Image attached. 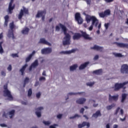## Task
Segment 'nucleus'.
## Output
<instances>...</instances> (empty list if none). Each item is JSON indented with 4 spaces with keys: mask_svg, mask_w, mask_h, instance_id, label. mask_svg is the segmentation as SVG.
<instances>
[{
    "mask_svg": "<svg viewBox=\"0 0 128 128\" xmlns=\"http://www.w3.org/2000/svg\"><path fill=\"white\" fill-rule=\"evenodd\" d=\"M59 26L61 28H62V30L63 32H64V34L65 36L64 39L65 40L63 41L62 44L63 46H70V35L67 32V30H68L66 26L62 24V23H59L58 24Z\"/></svg>",
    "mask_w": 128,
    "mask_h": 128,
    "instance_id": "1",
    "label": "nucleus"
},
{
    "mask_svg": "<svg viewBox=\"0 0 128 128\" xmlns=\"http://www.w3.org/2000/svg\"><path fill=\"white\" fill-rule=\"evenodd\" d=\"M80 32L82 33V34L78 32L74 33L73 36H72V38H73L74 40H78L82 37L84 38V40H92V38L90 37V35L86 34V32L80 30Z\"/></svg>",
    "mask_w": 128,
    "mask_h": 128,
    "instance_id": "2",
    "label": "nucleus"
},
{
    "mask_svg": "<svg viewBox=\"0 0 128 128\" xmlns=\"http://www.w3.org/2000/svg\"><path fill=\"white\" fill-rule=\"evenodd\" d=\"M85 19L86 20V22L87 23H90L91 20H92V24L95 26L96 28L98 24V20H97L96 18L94 16H90V15H86V17H85Z\"/></svg>",
    "mask_w": 128,
    "mask_h": 128,
    "instance_id": "3",
    "label": "nucleus"
},
{
    "mask_svg": "<svg viewBox=\"0 0 128 128\" xmlns=\"http://www.w3.org/2000/svg\"><path fill=\"white\" fill-rule=\"evenodd\" d=\"M128 84V82H125L123 83H116L114 84V90L115 92H118L122 89V88H124V86H126Z\"/></svg>",
    "mask_w": 128,
    "mask_h": 128,
    "instance_id": "4",
    "label": "nucleus"
},
{
    "mask_svg": "<svg viewBox=\"0 0 128 128\" xmlns=\"http://www.w3.org/2000/svg\"><path fill=\"white\" fill-rule=\"evenodd\" d=\"M24 14H28V8H26L25 7L23 6V10L21 9V10H20L19 15H18V19L20 20H22Z\"/></svg>",
    "mask_w": 128,
    "mask_h": 128,
    "instance_id": "5",
    "label": "nucleus"
},
{
    "mask_svg": "<svg viewBox=\"0 0 128 128\" xmlns=\"http://www.w3.org/2000/svg\"><path fill=\"white\" fill-rule=\"evenodd\" d=\"M3 88L4 90L3 91L4 94H6L7 97H8L9 98L12 100L13 96H12V94H11L10 92L8 90V85H4V86H3Z\"/></svg>",
    "mask_w": 128,
    "mask_h": 128,
    "instance_id": "6",
    "label": "nucleus"
},
{
    "mask_svg": "<svg viewBox=\"0 0 128 128\" xmlns=\"http://www.w3.org/2000/svg\"><path fill=\"white\" fill-rule=\"evenodd\" d=\"M120 72L122 74H128V66L127 64H122Z\"/></svg>",
    "mask_w": 128,
    "mask_h": 128,
    "instance_id": "7",
    "label": "nucleus"
},
{
    "mask_svg": "<svg viewBox=\"0 0 128 128\" xmlns=\"http://www.w3.org/2000/svg\"><path fill=\"white\" fill-rule=\"evenodd\" d=\"M75 20L79 24H82L83 23V18H82L81 14L80 12L76 13Z\"/></svg>",
    "mask_w": 128,
    "mask_h": 128,
    "instance_id": "8",
    "label": "nucleus"
},
{
    "mask_svg": "<svg viewBox=\"0 0 128 128\" xmlns=\"http://www.w3.org/2000/svg\"><path fill=\"white\" fill-rule=\"evenodd\" d=\"M41 52L42 54H49L52 52V48H44L42 49Z\"/></svg>",
    "mask_w": 128,
    "mask_h": 128,
    "instance_id": "9",
    "label": "nucleus"
},
{
    "mask_svg": "<svg viewBox=\"0 0 128 128\" xmlns=\"http://www.w3.org/2000/svg\"><path fill=\"white\" fill-rule=\"evenodd\" d=\"M44 110V108L42 106L36 108L35 110L36 112H35V114H36V116H37V118H40L42 116V112Z\"/></svg>",
    "mask_w": 128,
    "mask_h": 128,
    "instance_id": "10",
    "label": "nucleus"
},
{
    "mask_svg": "<svg viewBox=\"0 0 128 128\" xmlns=\"http://www.w3.org/2000/svg\"><path fill=\"white\" fill-rule=\"evenodd\" d=\"M114 44H116L117 46L121 48H128V44L124 43H119L118 42H114Z\"/></svg>",
    "mask_w": 128,
    "mask_h": 128,
    "instance_id": "11",
    "label": "nucleus"
},
{
    "mask_svg": "<svg viewBox=\"0 0 128 128\" xmlns=\"http://www.w3.org/2000/svg\"><path fill=\"white\" fill-rule=\"evenodd\" d=\"M14 0H11L10 2L9 3V6H8V12L10 14H12V10H14L15 8V4H14L12 5Z\"/></svg>",
    "mask_w": 128,
    "mask_h": 128,
    "instance_id": "12",
    "label": "nucleus"
},
{
    "mask_svg": "<svg viewBox=\"0 0 128 128\" xmlns=\"http://www.w3.org/2000/svg\"><path fill=\"white\" fill-rule=\"evenodd\" d=\"M46 10H38L36 15L37 18H40L44 16H45L46 14Z\"/></svg>",
    "mask_w": 128,
    "mask_h": 128,
    "instance_id": "13",
    "label": "nucleus"
},
{
    "mask_svg": "<svg viewBox=\"0 0 128 128\" xmlns=\"http://www.w3.org/2000/svg\"><path fill=\"white\" fill-rule=\"evenodd\" d=\"M38 43L43 44H46L48 46H52L51 43H50L48 42L46 40L45 38H40V42Z\"/></svg>",
    "mask_w": 128,
    "mask_h": 128,
    "instance_id": "14",
    "label": "nucleus"
},
{
    "mask_svg": "<svg viewBox=\"0 0 128 128\" xmlns=\"http://www.w3.org/2000/svg\"><path fill=\"white\" fill-rule=\"evenodd\" d=\"M118 99V95L112 96L111 94H108V100L111 102L112 100H114L115 102H117Z\"/></svg>",
    "mask_w": 128,
    "mask_h": 128,
    "instance_id": "15",
    "label": "nucleus"
},
{
    "mask_svg": "<svg viewBox=\"0 0 128 128\" xmlns=\"http://www.w3.org/2000/svg\"><path fill=\"white\" fill-rule=\"evenodd\" d=\"M86 126L87 128L90 127V123L86 122H84L82 124H78V128H82Z\"/></svg>",
    "mask_w": 128,
    "mask_h": 128,
    "instance_id": "16",
    "label": "nucleus"
},
{
    "mask_svg": "<svg viewBox=\"0 0 128 128\" xmlns=\"http://www.w3.org/2000/svg\"><path fill=\"white\" fill-rule=\"evenodd\" d=\"M91 50H96L97 51H100V52H102L104 48L103 47L99 46L97 45H94L93 47H92Z\"/></svg>",
    "mask_w": 128,
    "mask_h": 128,
    "instance_id": "17",
    "label": "nucleus"
},
{
    "mask_svg": "<svg viewBox=\"0 0 128 128\" xmlns=\"http://www.w3.org/2000/svg\"><path fill=\"white\" fill-rule=\"evenodd\" d=\"M102 116V114L100 112V110H98L92 116V118H98V117H100Z\"/></svg>",
    "mask_w": 128,
    "mask_h": 128,
    "instance_id": "18",
    "label": "nucleus"
},
{
    "mask_svg": "<svg viewBox=\"0 0 128 128\" xmlns=\"http://www.w3.org/2000/svg\"><path fill=\"white\" fill-rule=\"evenodd\" d=\"M86 102V99L85 98H80L76 100V103L77 104H84Z\"/></svg>",
    "mask_w": 128,
    "mask_h": 128,
    "instance_id": "19",
    "label": "nucleus"
},
{
    "mask_svg": "<svg viewBox=\"0 0 128 128\" xmlns=\"http://www.w3.org/2000/svg\"><path fill=\"white\" fill-rule=\"evenodd\" d=\"M90 64L89 62H85L84 64H80V66L79 67V70H84V68H86V66H88V64Z\"/></svg>",
    "mask_w": 128,
    "mask_h": 128,
    "instance_id": "20",
    "label": "nucleus"
},
{
    "mask_svg": "<svg viewBox=\"0 0 128 128\" xmlns=\"http://www.w3.org/2000/svg\"><path fill=\"white\" fill-rule=\"evenodd\" d=\"M75 52H76V50L72 49L71 50L65 51V52H60V54H70L72 53Z\"/></svg>",
    "mask_w": 128,
    "mask_h": 128,
    "instance_id": "21",
    "label": "nucleus"
},
{
    "mask_svg": "<svg viewBox=\"0 0 128 128\" xmlns=\"http://www.w3.org/2000/svg\"><path fill=\"white\" fill-rule=\"evenodd\" d=\"M30 32V28L26 27L24 28L23 30H22V34H28V32Z\"/></svg>",
    "mask_w": 128,
    "mask_h": 128,
    "instance_id": "22",
    "label": "nucleus"
},
{
    "mask_svg": "<svg viewBox=\"0 0 128 128\" xmlns=\"http://www.w3.org/2000/svg\"><path fill=\"white\" fill-rule=\"evenodd\" d=\"M28 66V64H26L23 66H22L21 69H20V72H21L22 76H24V72L25 71Z\"/></svg>",
    "mask_w": 128,
    "mask_h": 128,
    "instance_id": "23",
    "label": "nucleus"
},
{
    "mask_svg": "<svg viewBox=\"0 0 128 128\" xmlns=\"http://www.w3.org/2000/svg\"><path fill=\"white\" fill-rule=\"evenodd\" d=\"M4 18L5 20L4 25L6 26H8V20L10 19V16H8V15H6L5 16Z\"/></svg>",
    "mask_w": 128,
    "mask_h": 128,
    "instance_id": "24",
    "label": "nucleus"
},
{
    "mask_svg": "<svg viewBox=\"0 0 128 128\" xmlns=\"http://www.w3.org/2000/svg\"><path fill=\"white\" fill-rule=\"evenodd\" d=\"M102 72V69L96 70L94 71H93V74H96V75H100L101 74Z\"/></svg>",
    "mask_w": 128,
    "mask_h": 128,
    "instance_id": "25",
    "label": "nucleus"
},
{
    "mask_svg": "<svg viewBox=\"0 0 128 128\" xmlns=\"http://www.w3.org/2000/svg\"><path fill=\"white\" fill-rule=\"evenodd\" d=\"M127 97V94H122V100H121V102L123 103L124 102L125 100H126Z\"/></svg>",
    "mask_w": 128,
    "mask_h": 128,
    "instance_id": "26",
    "label": "nucleus"
},
{
    "mask_svg": "<svg viewBox=\"0 0 128 128\" xmlns=\"http://www.w3.org/2000/svg\"><path fill=\"white\" fill-rule=\"evenodd\" d=\"M28 82H30V78L28 77L26 78L24 80V84L23 85V88H26V84H27Z\"/></svg>",
    "mask_w": 128,
    "mask_h": 128,
    "instance_id": "27",
    "label": "nucleus"
},
{
    "mask_svg": "<svg viewBox=\"0 0 128 128\" xmlns=\"http://www.w3.org/2000/svg\"><path fill=\"white\" fill-rule=\"evenodd\" d=\"M77 68H78V64H74L72 66H70V71H74L76 70Z\"/></svg>",
    "mask_w": 128,
    "mask_h": 128,
    "instance_id": "28",
    "label": "nucleus"
},
{
    "mask_svg": "<svg viewBox=\"0 0 128 128\" xmlns=\"http://www.w3.org/2000/svg\"><path fill=\"white\" fill-rule=\"evenodd\" d=\"M116 106V104H112L110 106H106V109H107L108 110H111L113 108Z\"/></svg>",
    "mask_w": 128,
    "mask_h": 128,
    "instance_id": "29",
    "label": "nucleus"
},
{
    "mask_svg": "<svg viewBox=\"0 0 128 128\" xmlns=\"http://www.w3.org/2000/svg\"><path fill=\"white\" fill-rule=\"evenodd\" d=\"M103 12L107 16H109L111 14V10L109 9H108L107 10H105V11H104V12Z\"/></svg>",
    "mask_w": 128,
    "mask_h": 128,
    "instance_id": "30",
    "label": "nucleus"
},
{
    "mask_svg": "<svg viewBox=\"0 0 128 128\" xmlns=\"http://www.w3.org/2000/svg\"><path fill=\"white\" fill-rule=\"evenodd\" d=\"M14 113H15V110H12L11 111H10L8 112V114L11 116H10V118H12V116H14Z\"/></svg>",
    "mask_w": 128,
    "mask_h": 128,
    "instance_id": "31",
    "label": "nucleus"
},
{
    "mask_svg": "<svg viewBox=\"0 0 128 128\" xmlns=\"http://www.w3.org/2000/svg\"><path fill=\"white\" fill-rule=\"evenodd\" d=\"M84 94V92H78V93H72V92H70V93H68V96H72V95H77V94Z\"/></svg>",
    "mask_w": 128,
    "mask_h": 128,
    "instance_id": "32",
    "label": "nucleus"
},
{
    "mask_svg": "<svg viewBox=\"0 0 128 128\" xmlns=\"http://www.w3.org/2000/svg\"><path fill=\"white\" fill-rule=\"evenodd\" d=\"M98 14H99V16L100 18H104L105 17H107L108 16H107L106 15V14H104V12H99Z\"/></svg>",
    "mask_w": 128,
    "mask_h": 128,
    "instance_id": "33",
    "label": "nucleus"
},
{
    "mask_svg": "<svg viewBox=\"0 0 128 128\" xmlns=\"http://www.w3.org/2000/svg\"><path fill=\"white\" fill-rule=\"evenodd\" d=\"M38 60H35L34 62L32 63V68H36V67L38 66Z\"/></svg>",
    "mask_w": 128,
    "mask_h": 128,
    "instance_id": "34",
    "label": "nucleus"
},
{
    "mask_svg": "<svg viewBox=\"0 0 128 128\" xmlns=\"http://www.w3.org/2000/svg\"><path fill=\"white\" fill-rule=\"evenodd\" d=\"M14 27H15V26L14 25V22H12L11 23H10V30H13Z\"/></svg>",
    "mask_w": 128,
    "mask_h": 128,
    "instance_id": "35",
    "label": "nucleus"
},
{
    "mask_svg": "<svg viewBox=\"0 0 128 128\" xmlns=\"http://www.w3.org/2000/svg\"><path fill=\"white\" fill-rule=\"evenodd\" d=\"M32 53L29 56L26 58V62H28L30 61V59H32Z\"/></svg>",
    "mask_w": 128,
    "mask_h": 128,
    "instance_id": "36",
    "label": "nucleus"
},
{
    "mask_svg": "<svg viewBox=\"0 0 128 128\" xmlns=\"http://www.w3.org/2000/svg\"><path fill=\"white\" fill-rule=\"evenodd\" d=\"M94 82H88L86 83V86H89L90 87H92L94 84Z\"/></svg>",
    "mask_w": 128,
    "mask_h": 128,
    "instance_id": "37",
    "label": "nucleus"
},
{
    "mask_svg": "<svg viewBox=\"0 0 128 128\" xmlns=\"http://www.w3.org/2000/svg\"><path fill=\"white\" fill-rule=\"evenodd\" d=\"M2 43H3L2 42H0V53H1V54L4 52V49L2 48Z\"/></svg>",
    "mask_w": 128,
    "mask_h": 128,
    "instance_id": "38",
    "label": "nucleus"
},
{
    "mask_svg": "<svg viewBox=\"0 0 128 128\" xmlns=\"http://www.w3.org/2000/svg\"><path fill=\"white\" fill-rule=\"evenodd\" d=\"M80 117H81V116H80L78 114H75V115H74V116L70 117V119H74V118H80Z\"/></svg>",
    "mask_w": 128,
    "mask_h": 128,
    "instance_id": "39",
    "label": "nucleus"
},
{
    "mask_svg": "<svg viewBox=\"0 0 128 128\" xmlns=\"http://www.w3.org/2000/svg\"><path fill=\"white\" fill-rule=\"evenodd\" d=\"M120 107L117 108L116 109V110H115V112L114 114V116L118 115V112L120 111Z\"/></svg>",
    "mask_w": 128,
    "mask_h": 128,
    "instance_id": "40",
    "label": "nucleus"
},
{
    "mask_svg": "<svg viewBox=\"0 0 128 128\" xmlns=\"http://www.w3.org/2000/svg\"><path fill=\"white\" fill-rule=\"evenodd\" d=\"M13 36H14V33L13 32V30H12V32H8V36L10 38Z\"/></svg>",
    "mask_w": 128,
    "mask_h": 128,
    "instance_id": "41",
    "label": "nucleus"
},
{
    "mask_svg": "<svg viewBox=\"0 0 128 128\" xmlns=\"http://www.w3.org/2000/svg\"><path fill=\"white\" fill-rule=\"evenodd\" d=\"M114 56L118 58H122V54L120 53H116L114 54Z\"/></svg>",
    "mask_w": 128,
    "mask_h": 128,
    "instance_id": "42",
    "label": "nucleus"
},
{
    "mask_svg": "<svg viewBox=\"0 0 128 128\" xmlns=\"http://www.w3.org/2000/svg\"><path fill=\"white\" fill-rule=\"evenodd\" d=\"M32 88H30L28 90V96L30 97V96H32Z\"/></svg>",
    "mask_w": 128,
    "mask_h": 128,
    "instance_id": "43",
    "label": "nucleus"
},
{
    "mask_svg": "<svg viewBox=\"0 0 128 128\" xmlns=\"http://www.w3.org/2000/svg\"><path fill=\"white\" fill-rule=\"evenodd\" d=\"M43 123L46 126H50V122H49V121H43Z\"/></svg>",
    "mask_w": 128,
    "mask_h": 128,
    "instance_id": "44",
    "label": "nucleus"
},
{
    "mask_svg": "<svg viewBox=\"0 0 128 128\" xmlns=\"http://www.w3.org/2000/svg\"><path fill=\"white\" fill-rule=\"evenodd\" d=\"M40 96H41V93H40V92H38V93L36 94V98H37L38 99L40 98Z\"/></svg>",
    "mask_w": 128,
    "mask_h": 128,
    "instance_id": "45",
    "label": "nucleus"
},
{
    "mask_svg": "<svg viewBox=\"0 0 128 128\" xmlns=\"http://www.w3.org/2000/svg\"><path fill=\"white\" fill-rule=\"evenodd\" d=\"M109 26H110V23L108 22L105 23V24H104V26H105L106 30H108Z\"/></svg>",
    "mask_w": 128,
    "mask_h": 128,
    "instance_id": "46",
    "label": "nucleus"
},
{
    "mask_svg": "<svg viewBox=\"0 0 128 128\" xmlns=\"http://www.w3.org/2000/svg\"><path fill=\"white\" fill-rule=\"evenodd\" d=\"M7 70L9 71L10 72L12 70V65L9 64L8 68H7Z\"/></svg>",
    "mask_w": 128,
    "mask_h": 128,
    "instance_id": "47",
    "label": "nucleus"
},
{
    "mask_svg": "<svg viewBox=\"0 0 128 128\" xmlns=\"http://www.w3.org/2000/svg\"><path fill=\"white\" fill-rule=\"evenodd\" d=\"M58 125L57 124H54L52 126H50V128H56V126H58Z\"/></svg>",
    "mask_w": 128,
    "mask_h": 128,
    "instance_id": "48",
    "label": "nucleus"
},
{
    "mask_svg": "<svg viewBox=\"0 0 128 128\" xmlns=\"http://www.w3.org/2000/svg\"><path fill=\"white\" fill-rule=\"evenodd\" d=\"M12 58H18V55L17 54H12Z\"/></svg>",
    "mask_w": 128,
    "mask_h": 128,
    "instance_id": "49",
    "label": "nucleus"
},
{
    "mask_svg": "<svg viewBox=\"0 0 128 128\" xmlns=\"http://www.w3.org/2000/svg\"><path fill=\"white\" fill-rule=\"evenodd\" d=\"M0 74H1V76H6V72H4V71H1Z\"/></svg>",
    "mask_w": 128,
    "mask_h": 128,
    "instance_id": "50",
    "label": "nucleus"
},
{
    "mask_svg": "<svg viewBox=\"0 0 128 128\" xmlns=\"http://www.w3.org/2000/svg\"><path fill=\"white\" fill-rule=\"evenodd\" d=\"M84 1H86V4L88 5H90L92 2L90 0H84Z\"/></svg>",
    "mask_w": 128,
    "mask_h": 128,
    "instance_id": "51",
    "label": "nucleus"
},
{
    "mask_svg": "<svg viewBox=\"0 0 128 128\" xmlns=\"http://www.w3.org/2000/svg\"><path fill=\"white\" fill-rule=\"evenodd\" d=\"M84 108H80V114H83L84 113Z\"/></svg>",
    "mask_w": 128,
    "mask_h": 128,
    "instance_id": "52",
    "label": "nucleus"
},
{
    "mask_svg": "<svg viewBox=\"0 0 128 128\" xmlns=\"http://www.w3.org/2000/svg\"><path fill=\"white\" fill-rule=\"evenodd\" d=\"M39 80L40 81L46 80V78L44 76H41Z\"/></svg>",
    "mask_w": 128,
    "mask_h": 128,
    "instance_id": "53",
    "label": "nucleus"
},
{
    "mask_svg": "<svg viewBox=\"0 0 128 128\" xmlns=\"http://www.w3.org/2000/svg\"><path fill=\"white\" fill-rule=\"evenodd\" d=\"M60 28L58 26H56V32H60Z\"/></svg>",
    "mask_w": 128,
    "mask_h": 128,
    "instance_id": "54",
    "label": "nucleus"
},
{
    "mask_svg": "<svg viewBox=\"0 0 128 128\" xmlns=\"http://www.w3.org/2000/svg\"><path fill=\"white\" fill-rule=\"evenodd\" d=\"M62 114H58V115H57L56 118H57L60 119V118H62Z\"/></svg>",
    "mask_w": 128,
    "mask_h": 128,
    "instance_id": "55",
    "label": "nucleus"
},
{
    "mask_svg": "<svg viewBox=\"0 0 128 128\" xmlns=\"http://www.w3.org/2000/svg\"><path fill=\"white\" fill-rule=\"evenodd\" d=\"M94 25L92 24L90 25V27L88 28L89 30L92 31L94 29Z\"/></svg>",
    "mask_w": 128,
    "mask_h": 128,
    "instance_id": "56",
    "label": "nucleus"
},
{
    "mask_svg": "<svg viewBox=\"0 0 128 128\" xmlns=\"http://www.w3.org/2000/svg\"><path fill=\"white\" fill-rule=\"evenodd\" d=\"M98 58H99L98 55H96L94 56V60H98Z\"/></svg>",
    "mask_w": 128,
    "mask_h": 128,
    "instance_id": "57",
    "label": "nucleus"
},
{
    "mask_svg": "<svg viewBox=\"0 0 128 128\" xmlns=\"http://www.w3.org/2000/svg\"><path fill=\"white\" fill-rule=\"evenodd\" d=\"M0 126L2 127H8V126L4 124H0Z\"/></svg>",
    "mask_w": 128,
    "mask_h": 128,
    "instance_id": "58",
    "label": "nucleus"
},
{
    "mask_svg": "<svg viewBox=\"0 0 128 128\" xmlns=\"http://www.w3.org/2000/svg\"><path fill=\"white\" fill-rule=\"evenodd\" d=\"M105 2L110 3L112 2H114V0H104Z\"/></svg>",
    "mask_w": 128,
    "mask_h": 128,
    "instance_id": "59",
    "label": "nucleus"
},
{
    "mask_svg": "<svg viewBox=\"0 0 128 128\" xmlns=\"http://www.w3.org/2000/svg\"><path fill=\"white\" fill-rule=\"evenodd\" d=\"M124 114V110L122 109H120V114L121 116H123Z\"/></svg>",
    "mask_w": 128,
    "mask_h": 128,
    "instance_id": "60",
    "label": "nucleus"
},
{
    "mask_svg": "<svg viewBox=\"0 0 128 128\" xmlns=\"http://www.w3.org/2000/svg\"><path fill=\"white\" fill-rule=\"evenodd\" d=\"M32 64H30V67H29V71H32Z\"/></svg>",
    "mask_w": 128,
    "mask_h": 128,
    "instance_id": "61",
    "label": "nucleus"
},
{
    "mask_svg": "<svg viewBox=\"0 0 128 128\" xmlns=\"http://www.w3.org/2000/svg\"><path fill=\"white\" fill-rule=\"evenodd\" d=\"M120 120L122 122H124V120H126V116H124V118H120Z\"/></svg>",
    "mask_w": 128,
    "mask_h": 128,
    "instance_id": "62",
    "label": "nucleus"
},
{
    "mask_svg": "<svg viewBox=\"0 0 128 128\" xmlns=\"http://www.w3.org/2000/svg\"><path fill=\"white\" fill-rule=\"evenodd\" d=\"M3 33L1 32L0 34V40H2V38H4V35H2Z\"/></svg>",
    "mask_w": 128,
    "mask_h": 128,
    "instance_id": "63",
    "label": "nucleus"
},
{
    "mask_svg": "<svg viewBox=\"0 0 128 128\" xmlns=\"http://www.w3.org/2000/svg\"><path fill=\"white\" fill-rule=\"evenodd\" d=\"M38 85H39V82H38V81H36V83H35V84H34V86H37Z\"/></svg>",
    "mask_w": 128,
    "mask_h": 128,
    "instance_id": "64",
    "label": "nucleus"
}]
</instances>
